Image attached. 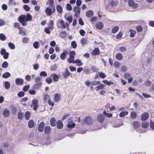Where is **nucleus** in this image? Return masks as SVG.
Returning a JSON list of instances; mask_svg holds the SVG:
<instances>
[{
    "label": "nucleus",
    "instance_id": "56",
    "mask_svg": "<svg viewBox=\"0 0 154 154\" xmlns=\"http://www.w3.org/2000/svg\"><path fill=\"white\" fill-rule=\"evenodd\" d=\"M148 125V123L144 122L142 123V127L144 128H146L147 127Z\"/></svg>",
    "mask_w": 154,
    "mask_h": 154
},
{
    "label": "nucleus",
    "instance_id": "6",
    "mask_svg": "<svg viewBox=\"0 0 154 154\" xmlns=\"http://www.w3.org/2000/svg\"><path fill=\"white\" fill-rule=\"evenodd\" d=\"M73 10L75 12V14H74L75 16L76 17H79L80 13V7L75 6L74 7Z\"/></svg>",
    "mask_w": 154,
    "mask_h": 154
},
{
    "label": "nucleus",
    "instance_id": "62",
    "mask_svg": "<svg viewBox=\"0 0 154 154\" xmlns=\"http://www.w3.org/2000/svg\"><path fill=\"white\" fill-rule=\"evenodd\" d=\"M83 71L86 74H88L90 72V70L88 68L84 69Z\"/></svg>",
    "mask_w": 154,
    "mask_h": 154
},
{
    "label": "nucleus",
    "instance_id": "39",
    "mask_svg": "<svg viewBox=\"0 0 154 154\" xmlns=\"http://www.w3.org/2000/svg\"><path fill=\"white\" fill-rule=\"evenodd\" d=\"M57 11L60 14L62 12L63 9L59 5H58L57 7Z\"/></svg>",
    "mask_w": 154,
    "mask_h": 154
},
{
    "label": "nucleus",
    "instance_id": "60",
    "mask_svg": "<svg viewBox=\"0 0 154 154\" xmlns=\"http://www.w3.org/2000/svg\"><path fill=\"white\" fill-rule=\"evenodd\" d=\"M130 74L129 73L126 72L124 74V78L127 79L130 77Z\"/></svg>",
    "mask_w": 154,
    "mask_h": 154
},
{
    "label": "nucleus",
    "instance_id": "25",
    "mask_svg": "<svg viewBox=\"0 0 154 154\" xmlns=\"http://www.w3.org/2000/svg\"><path fill=\"white\" fill-rule=\"evenodd\" d=\"M99 85L97 87L95 88L96 90L97 91H98L100 90L103 89L105 86V85L102 84H99Z\"/></svg>",
    "mask_w": 154,
    "mask_h": 154
},
{
    "label": "nucleus",
    "instance_id": "22",
    "mask_svg": "<svg viewBox=\"0 0 154 154\" xmlns=\"http://www.w3.org/2000/svg\"><path fill=\"white\" fill-rule=\"evenodd\" d=\"M73 63H76L77 66H81L82 64L83 63L79 59H76L74 61Z\"/></svg>",
    "mask_w": 154,
    "mask_h": 154
},
{
    "label": "nucleus",
    "instance_id": "32",
    "mask_svg": "<svg viewBox=\"0 0 154 154\" xmlns=\"http://www.w3.org/2000/svg\"><path fill=\"white\" fill-rule=\"evenodd\" d=\"M30 117V112L29 111L26 112L25 114V118L26 120H29Z\"/></svg>",
    "mask_w": 154,
    "mask_h": 154
},
{
    "label": "nucleus",
    "instance_id": "3",
    "mask_svg": "<svg viewBox=\"0 0 154 154\" xmlns=\"http://www.w3.org/2000/svg\"><path fill=\"white\" fill-rule=\"evenodd\" d=\"M75 54V52L74 51H71L69 53V57L67 59V61L69 63H73L75 61L74 59Z\"/></svg>",
    "mask_w": 154,
    "mask_h": 154
},
{
    "label": "nucleus",
    "instance_id": "55",
    "mask_svg": "<svg viewBox=\"0 0 154 154\" xmlns=\"http://www.w3.org/2000/svg\"><path fill=\"white\" fill-rule=\"evenodd\" d=\"M6 36L3 34H0V39L2 41H4L5 38Z\"/></svg>",
    "mask_w": 154,
    "mask_h": 154
},
{
    "label": "nucleus",
    "instance_id": "49",
    "mask_svg": "<svg viewBox=\"0 0 154 154\" xmlns=\"http://www.w3.org/2000/svg\"><path fill=\"white\" fill-rule=\"evenodd\" d=\"M72 47L74 48H75L77 47V44L75 41H73L71 43Z\"/></svg>",
    "mask_w": 154,
    "mask_h": 154
},
{
    "label": "nucleus",
    "instance_id": "36",
    "mask_svg": "<svg viewBox=\"0 0 154 154\" xmlns=\"http://www.w3.org/2000/svg\"><path fill=\"white\" fill-rule=\"evenodd\" d=\"M133 125L134 128H137L140 126V124L137 122L134 121L133 122Z\"/></svg>",
    "mask_w": 154,
    "mask_h": 154
},
{
    "label": "nucleus",
    "instance_id": "12",
    "mask_svg": "<svg viewBox=\"0 0 154 154\" xmlns=\"http://www.w3.org/2000/svg\"><path fill=\"white\" fill-rule=\"evenodd\" d=\"M45 123L42 122L40 123L38 127V130L40 132H42L44 130L45 126Z\"/></svg>",
    "mask_w": 154,
    "mask_h": 154
},
{
    "label": "nucleus",
    "instance_id": "52",
    "mask_svg": "<svg viewBox=\"0 0 154 154\" xmlns=\"http://www.w3.org/2000/svg\"><path fill=\"white\" fill-rule=\"evenodd\" d=\"M23 8L25 11H29L30 9L29 7L26 5H23Z\"/></svg>",
    "mask_w": 154,
    "mask_h": 154
},
{
    "label": "nucleus",
    "instance_id": "21",
    "mask_svg": "<svg viewBox=\"0 0 154 154\" xmlns=\"http://www.w3.org/2000/svg\"><path fill=\"white\" fill-rule=\"evenodd\" d=\"M60 95L59 94H56L54 96V100L55 102H57L60 100Z\"/></svg>",
    "mask_w": 154,
    "mask_h": 154
},
{
    "label": "nucleus",
    "instance_id": "43",
    "mask_svg": "<svg viewBox=\"0 0 154 154\" xmlns=\"http://www.w3.org/2000/svg\"><path fill=\"white\" fill-rule=\"evenodd\" d=\"M129 32H131L130 36L131 37H133L134 36L135 34L136 33L135 31L130 29L129 30Z\"/></svg>",
    "mask_w": 154,
    "mask_h": 154
},
{
    "label": "nucleus",
    "instance_id": "11",
    "mask_svg": "<svg viewBox=\"0 0 154 154\" xmlns=\"http://www.w3.org/2000/svg\"><path fill=\"white\" fill-rule=\"evenodd\" d=\"M75 123L73 122L72 119H69L68 120V123L67 125V127L69 128H73L75 126Z\"/></svg>",
    "mask_w": 154,
    "mask_h": 154
},
{
    "label": "nucleus",
    "instance_id": "1",
    "mask_svg": "<svg viewBox=\"0 0 154 154\" xmlns=\"http://www.w3.org/2000/svg\"><path fill=\"white\" fill-rule=\"evenodd\" d=\"M32 20V16L29 13H28L26 16L25 15H21L18 18V21L22 23L23 26L27 25V22L30 21Z\"/></svg>",
    "mask_w": 154,
    "mask_h": 154
},
{
    "label": "nucleus",
    "instance_id": "8",
    "mask_svg": "<svg viewBox=\"0 0 154 154\" xmlns=\"http://www.w3.org/2000/svg\"><path fill=\"white\" fill-rule=\"evenodd\" d=\"M92 118L90 116L86 117L85 119V122L87 125H91L92 122Z\"/></svg>",
    "mask_w": 154,
    "mask_h": 154
},
{
    "label": "nucleus",
    "instance_id": "63",
    "mask_svg": "<svg viewBox=\"0 0 154 154\" xmlns=\"http://www.w3.org/2000/svg\"><path fill=\"white\" fill-rule=\"evenodd\" d=\"M117 4L116 2L112 1L110 2V5L112 7H114Z\"/></svg>",
    "mask_w": 154,
    "mask_h": 154
},
{
    "label": "nucleus",
    "instance_id": "50",
    "mask_svg": "<svg viewBox=\"0 0 154 154\" xmlns=\"http://www.w3.org/2000/svg\"><path fill=\"white\" fill-rule=\"evenodd\" d=\"M47 73L45 71L41 72L39 74V75L41 76L46 77L47 76Z\"/></svg>",
    "mask_w": 154,
    "mask_h": 154
},
{
    "label": "nucleus",
    "instance_id": "16",
    "mask_svg": "<svg viewBox=\"0 0 154 154\" xmlns=\"http://www.w3.org/2000/svg\"><path fill=\"white\" fill-rule=\"evenodd\" d=\"M95 26L97 29H101L103 27V24L101 22H98L96 24Z\"/></svg>",
    "mask_w": 154,
    "mask_h": 154
},
{
    "label": "nucleus",
    "instance_id": "4",
    "mask_svg": "<svg viewBox=\"0 0 154 154\" xmlns=\"http://www.w3.org/2000/svg\"><path fill=\"white\" fill-rule=\"evenodd\" d=\"M66 23H65L64 21L62 20L59 19L57 21V25L58 28L60 27L63 29H65L66 28Z\"/></svg>",
    "mask_w": 154,
    "mask_h": 154
},
{
    "label": "nucleus",
    "instance_id": "7",
    "mask_svg": "<svg viewBox=\"0 0 154 154\" xmlns=\"http://www.w3.org/2000/svg\"><path fill=\"white\" fill-rule=\"evenodd\" d=\"M128 4L130 7L133 8H136L138 6L137 4L135 3L133 0H129L128 2Z\"/></svg>",
    "mask_w": 154,
    "mask_h": 154
},
{
    "label": "nucleus",
    "instance_id": "47",
    "mask_svg": "<svg viewBox=\"0 0 154 154\" xmlns=\"http://www.w3.org/2000/svg\"><path fill=\"white\" fill-rule=\"evenodd\" d=\"M81 42L82 46H84L86 44L87 41L85 38H82L81 40Z\"/></svg>",
    "mask_w": 154,
    "mask_h": 154
},
{
    "label": "nucleus",
    "instance_id": "57",
    "mask_svg": "<svg viewBox=\"0 0 154 154\" xmlns=\"http://www.w3.org/2000/svg\"><path fill=\"white\" fill-rule=\"evenodd\" d=\"M25 95V93L22 91L19 92L18 94V96L19 97H23Z\"/></svg>",
    "mask_w": 154,
    "mask_h": 154
},
{
    "label": "nucleus",
    "instance_id": "14",
    "mask_svg": "<svg viewBox=\"0 0 154 154\" xmlns=\"http://www.w3.org/2000/svg\"><path fill=\"white\" fill-rule=\"evenodd\" d=\"M70 74V73L69 72L68 70L67 69H66L65 70V72L63 74V75L64 78L66 79Z\"/></svg>",
    "mask_w": 154,
    "mask_h": 154
},
{
    "label": "nucleus",
    "instance_id": "41",
    "mask_svg": "<svg viewBox=\"0 0 154 154\" xmlns=\"http://www.w3.org/2000/svg\"><path fill=\"white\" fill-rule=\"evenodd\" d=\"M47 3L48 4L49 6L51 7H53V5L54 4V0H48Z\"/></svg>",
    "mask_w": 154,
    "mask_h": 154
},
{
    "label": "nucleus",
    "instance_id": "48",
    "mask_svg": "<svg viewBox=\"0 0 154 154\" xmlns=\"http://www.w3.org/2000/svg\"><path fill=\"white\" fill-rule=\"evenodd\" d=\"M100 84V81H94V82H91V85H97Z\"/></svg>",
    "mask_w": 154,
    "mask_h": 154
},
{
    "label": "nucleus",
    "instance_id": "61",
    "mask_svg": "<svg viewBox=\"0 0 154 154\" xmlns=\"http://www.w3.org/2000/svg\"><path fill=\"white\" fill-rule=\"evenodd\" d=\"M54 22L52 20L50 21L49 23V26H48L49 28L52 29L53 27Z\"/></svg>",
    "mask_w": 154,
    "mask_h": 154
},
{
    "label": "nucleus",
    "instance_id": "33",
    "mask_svg": "<svg viewBox=\"0 0 154 154\" xmlns=\"http://www.w3.org/2000/svg\"><path fill=\"white\" fill-rule=\"evenodd\" d=\"M99 76L102 79H105L106 76V75L103 72H100L98 73Z\"/></svg>",
    "mask_w": 154,
    "mask_h": 154
},
{
    "label": "nucleus",
    "instance_id": "58",
    "mask_svg": "<svg viewBox=\"0 0 154 154\" xmlns=\"http://www.w3.org/2000/svg\"><path fill=\"white\" fill-rule=\"evenodd\" d=\"M23 118V114L21 112H19L18 113V118L20 120H21Z\"/></svg>",
    "mask_w": 154,
    "mask_h": 154
},
{
    "label": "nucleus",
    "instance_id": "37",
    "mask_svg": "<svg viewBox=\"0 0 154 154\" xmlns=\"http://www.w3.org/2000/svg\"><path fill=\"white\" fill-rule=\"evenodd\" d=\"M103 114L105 116L110 118L112 116V115L111 113H107L106 112V111H104L103 112Z\"/></svg>",
    "mask_w": 154,
    "mask_h": 154
},
{
    "label": "nucleus",
    "instance_id": "28",
    "mask_svg": "<svg viewBox=\"0 0 154 154\" xmlns=\"http://www.w3.org/2000/svg\"><path fill=\"white\" fill-rule=\"evenodd\" d=\"M116 58L118 60H121L123 58V56L121 54L118 53L116 55Z\"/></svg>",
    "mask_w": 154,
    "mask_h": 154
},
{
    "label": "nucleus",
    "instance_id": "10",
    "mask_svg": "<svg viewBox=\"0 0 154 154\" xmlns=\"http://www.w3.org/2000/svg\"><path fill=\"white\" fill-rule=\"evenodd\" d=\"M68 54V52L66 50H64L63 52L61 54L60 56V59L62 60H64L66 56Z\"/></svg>",
    "mask_w": 154,
    "mask_h": 154
},
{
    "label": "nucleus",
    "instance_id": "30",
    "mask_svg": "<svg viewBox=\"0 0 154 154\" xmlns=\"http://www.w3.org/2000/svg\"><path fill=\"white\" fill-rule=\"evenodd\" d=\"M119 27L117 26H116L114 27L112 30V32L113 33H116L118 31L119 29Z\"/></svg>",
    "mask_w": 154,
    "mask_h": 154
},
{
    "label": "nucleus",
    "instance_id": "34",
    "mask_svg": "<svg viewBox=\"0 0 154 154\" xmlns=\"http://www.w3.org/2000/svg\"><path fill=\"white\" fill-rule=\"evenodd\" d=\"M91 68L92 71L93 72H97L99 70L98 68L94 66H91Z\"/></svg>",
    "mask_w": 154,
    "mask_h": 154
},
{
    "label": "nucleus",
    "instance_id": "13",
    "mask_svg": "<svg viewBox=\"0 0 154 154\" xmlns=\"http://www.w3.org/2000/svg\"><path fill=\"white\" fill-rule=\"evenodd\" d=\"M15 82L17 85H21L23 84V80L22 79L18 78L16 79Z\"/></svg>",
    "mask_w": 154,
    "mask_h": 154
},
{
    "label": "nucleus",
    "instance_id": "40",
    "mask_svg": "<svg viewBox=\"0 0 154 154\" xmlns=\"http://www.w3.org/2000/svg\"><path fill=\"white\" fill-rule=\"evenodd\" d=\"M5 88L6 89H8L10 87V84L8 81H6L5 83Z\"/></svg>",
    "mask_w": 154,
    "mask_h": 154
},
{
    "label": "nucleus",
    "instance_id": "53",
    "mask_svg": "<svg viewBox=\"0 0 154 154\" xmlns=\"http://www.w3.org/2000/svg\"><path fill=\"white\" fill-rule=\"evenodd\" d=\"M66 19V20L68 21L69 23H70L72 20V16H69L68 17H67Z\"/></svg>",
    "mask_w": 154,
    "mask_h": 154
},
{
    "label": "nucleus",
    "instance_id": "18",
    "mask_svg": "<svg viewBox=\"0 0 154 154\" xmlns=\"http://www.w3.org/2000/svg\"><path fill=\"white\" fill-rule=\"evenodd\" d=\"M97 119L98 121L100 122H101L103 121L104 117L102 114H100L97 116Z\"/></svg>",
    "mask_w": 154,
    "mask_h": 154
},
{
    "label": "nucleus",
    "instance_id": "26",
    "mask_svg": "<svg viewBox=\"0 0 154 154\" xmlns=\"http://www.w3.org/2000/svg\"><path fill=\"white\" fill-rule=\"evenodd\" d=\"M63 124L62 122L60 120H59L57 123V127L58 129H61L63 128Z\"/></svg>",
    "mask_w": 154,
    "mask_h": 154
},
{
    "label": "nucleus",
    "instance_id": "9",
    "mask_svg": "<svg viewBox=\"0 0 154 154\" xmlns=\"http://www.w3.org/2000/svg\"><path fill=\"white\" fill-rule=\"evenodd\" d=\"M149 117V114L147 112H144L141 116V120L145 121L148 119Z\"/></svg>",
    "mask_w": 154,
    "mask_h": 154
},
{
    "label": "nucleus",
    "instance_id": "45",
    "mask_svg": "<svg viewBox=\"0 0 154 154\" xmlns=\"http://www.w3.org/2000/svg\"><path fill=\"white\" fill-rule=\"evenodd\" d=\"M38 44L39 43L38 42H35L33 43V47L35 49L38 48L39 47Z\"/></svg>",
    "mask_w": 154,
    "mask_h": 154
},
{
    "label": "nucleus",
    "instance_id": "24",
    "mask_svg": "<svg viewBox=\"0 0 154 154\" xmlns=\"http://www.w3.org/2000/svg\"><path fill=\"white\" fill-rule=\"evenodd\" d=\"M51 99L49 95L47 94H45L43 96V100L44 102H45L47 100H49Z\"/></svg>",
    "mask_w": 154,
    "mask_h": 154
},
{
    "label": "nucleus",
    "instance_id": "5",
    "mask_svg": "<svg viewBox=\"0 0 154 154\" xmlns=\"http://www.w3.org/2000/svg\"><path fill=\"white\" fill-rule=\"evenodd\" d=\"M38 101L36 99H33L32 101L31 106L32 107L33 109L36 110L38 107Z\"/></svg>",
    "mask_w": 154,
    "mask_h": 154
},
{
    "label": "nucleus",
    "instance_id": "29",
    "mask_svg": "<svg viewBox=\"0 0 154 154\" xmlns=\"http://www.w3.org/2000/svg\"><path fill=\"white\" fill-rule=\"evenodd\" d=\"M51 131V127L50 126H46L45 129V132L46 134H49Z\"/></svg>",
    "mask_w": 154,
    "mask_h": 154
},
{
    "label": "nucleus",
    "instance_id": "42",
    "mask_svg": "<svg viewBox=\"0 0 154 154\" xmlns=\"http://www.w3.org/2000/svg\"><path fill=\"white\" fill-rule=\"evenodd\" d=\"M8 64L6 61H5L3 63L2 65V66L4 68H6L8 66Z\"/></svg>",
    "mask_w": 154,
    "mask_h": 154
},
{
    "label": "nucleus",
    "instance_id": "15",
    "mask_svg": "<svg viewBox=\"0 0 154 154\" xmlns=\"http://www.w3.org/2000/svg\"><path fill=\"white\" fill-rule=\"evenodd\" d=\"M100 53V50L98 48H95L91 53V54L94 56L99 54Z\"/></svg>",
    "mask_w": 154,
    "mask_h": 154
},
{
    "label": "nucleus",
    "instance_id": "17",
    "mask_svg": "<svg viewBox=\"0 0 154 154\" xmlns=\"http://www.w3.org/2000/svg\"><path fill=\"white\" fill-rule=\"evenodd\" d=\"M45 12L46 14L48 16L51 15L53 13L51 9L49 8H47L45 9Z\"/></svg>",
    "mask_w": 154,
    "mask_h": 154
},
{
    "label": "nucleus",
    "instance_id": "23",
    "mask_svg": "<svg viewBox=\"0 0 154 154\" xmlns=\"http://www.w3.org/2000/svg\"><path fill=\"white\" fill-rule=\"evenodd\" d=\"M86 15L87 17H90L93 16V11L91 10L88 11L86 12Z\"/></svg>",
    "mask_w": 154,
    "mask_h": 154
},
{
    "label": "nucleus",
    "instance_id": "31",
    "mask_svg": "<svg viewBox=\"0 0 154 154\" xmlns=\"http://www.w3.org/2000/svg\"><path fill=\"white\" fill-rule=\"evenodd\" d=\"M128 114V112L127 111H122L119 114V116L121 117H123L125 115H127Z\"/></svg>",
    "mask_w": 154,
    "mask_h": 154
},
{
    "label": "nucleus",
    "instance_id": "38",
    "mask_svg": "<svg viewBox=\"0 0 154 154\" xmlns=\"http://www.w3.org/2000/svg\"><path fill=\"white\" fill-rule=\"evenodd\" d=\"M11 76L10 73L7 72L5 73L2 75V77L4 78H7Z\"/></svg>",
    "mask_w": 154,
    "mask_h": 154
},
{
    "label": "nucleus",
    "instance_id": "27",
    "mask_svg": "<svg viewBox=\"0 0 154 154\" xmlns=\"http://www.w3.org/2000/svg\"><path fill=\"white\" fill-rule=\"evenodd\" d=\"M34 124V122L33 120L31 119L28 122V125L29 128H31L33 127Z\"/></svg>",
    "mask_w": 154,
    "mask_h": 154
},
{
    "label": "nucleus",
    "instance_id": "51",
    "mask_svg": "<svg viewBox=\"0 0 154 154\" xmlns=\"http://www.w3.org/2000/svg\"><path fill=\"white\" fill-rule=\"evenodd\" d=\"M54 80L55 82H57L59 79V76L56 74H54L53 76Z\"/></svg>",
    "mask_w": 154,
    "mask_h": 154
},
{
    "label": "nucleus",
    "instance_id": "59",
    "mask_svg": "<svg viewBox=\"0 0 154 154\" xmlns=\"http://www.w3.org/2000/svg\"><path fill=\"white\" fill-rule=\"evenodd\" d=\"M29 40V38L27 37H25L22 39V42L24 43H27Z\"/></svg>",
    "mask_w": 154,
    "mask_h": 154
},
{
    "label": "nucleus",
    "instance_id": "44",
    "mask_svg": "<svg viewBox=\"0 0 154 154\" xmlns=\"http://www.w3.org/2000/svg\"><path fill=\"white\" fill-rule=\"evenodd\" d=\"M8 46L9 48L11 49H14L15 48V46L14 44L11 42L9 43Z\"/></svg>",
    "mask_w": 154,
    "mask_h": 154
},
{
    "label": "nucleus",
    "instance_id": "64",
    "mask_svg": "<svg viewBox=\"0 0 154 154\" xmlns=\"http://www.w3.org/2000/svg\"><path fill=\"white\" fill-rule=\"evenodd\" d=\"M72 9V7L70 4H67L66 5V9L69 11H71Z\"/></svg>",
    "mask_w": 154,
    "mask_h": 154
},
{
    "label": "nucleus",
    "instance_id": "2",
    "mask_svg": "<svg viewBox=\"0 0 154 154\" xmlns=\"http://www.w3.org/2000/svg\"><path fill=\"white\" fill-rule=\"evenodd\" d=\"M42 79L40 77H38L35 79V84L33 86V88L34 89H38L40 88L42 84Z\"/></svg>",
    "mask_w": 154,
    "mask_h": 154
},
{
    "label": "nucleus",
    "instance_id": "19",
    "mask_svg": "<svg viewBox=\"0 0 154 154\" xmlns=\"http://www.w3.org/2000/svg\"><path fill=\"white\" fill-rule=\"evenodd\" d=\"M3 115L5 117L9 116L10 115V111L8 109H5L3 111Z\"/></svg>",
    "mask_w": 154,
    "mask_h": 154
},
{
    "label": "nucleus",
    "instance_id": "20",
    "mask_svg": "<svg viewBox=\"0 0 154 154\" xmlns=\"http://www.w3.org/2000/svg\"><path fill=\"white\" fill-rule=\"evenodd\" d=\"M50 123L52 126H54L56 125V119L54 117L51 118L50 120Z\"/></svg>",
    "mask_w": 154,
    "mask_h": 154
},
{
    "label": "nucleus",
    "instance_id": "35",
    "mask_svg": "<svg viewBox=\"0 0 154 154\" xmlns=\"http://www.w3.org/2000/svg\"><path fill=\"white\" fill-rule=\"evenodd\" d=\"M14 25L15 28H17L19 30H21L22 28L20 26V24L18 23H15L14 24Z\"/></svg>",
    "mask_w": 154,
    "mask_h": 154
},
{
    "label": "nucleus",
    "instance_id": "46",
    "mask_svg": "<svg viewBox=\"0 0 154 154\" xmlns=\"http://www.w3.org/2000/svg\"><path fill=\"white\" fill-rule=\"evenodd\" d=\"M131 117L133 119H135L137 117L136 113L134 112H132L131 113Z\"/></svg>",
    "mask_w": 154,
    "mask_h": 154
},
{
    "label": "nucleus",
    "instance_id": "54",
    "mask_svg": "<svg viewBox=\"0 0 154 154\" xmlns=\"http://www.w3.org/2000/svg\"><path fill=\"white\" fill-rule=\"evenodd\" d=\"M30 86L29 85H27L25 86L23 88V90L25 92L27 91L29 88Z\"/></svg>",
    "mask_w": 154,
    "mask_h": 154
}]
</instances>
